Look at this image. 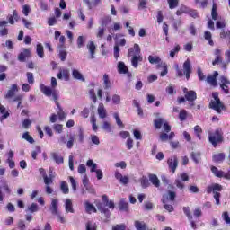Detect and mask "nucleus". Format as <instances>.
Returning a JSON list of instances; mask_svg holds the SVG:
<instances>
[{"mask_svg": "<svg viewBox=\"0 0 230 230\" xmlns=\"http://www.w3.org/2000/svg\"><path fill=\"white\" fill-rule=\"evenodd\" d=\"M96 206L101 213H108L109 208L114 209V208H117L119 211H128V203L127 202H118L117 206L113 202H102L97 203Z\"/></svg>", "mask_w": 230, "mask_h": 230, "instance_id": "nucleus-1", "label": "nucleus"}, {"mask_svg": "<svg viewBox=\"0 0 230 230\" xmlns=\"http://www.w3.org/2000/svg\"><path fill=\"white\" fill-rule=\"evenodd\" d=\"M128 57L131 58V66L137 69L139 62H143V57H141V48L137 44L134 45V48L128 49Z\"/></svg>", "mask_w": 230, "mask_h": 230, "instance_id": "nucleus-2", "label": "nucleus"}, {"mask_svg": "<svg viewBox=\"0 0 230 230\" xmlns=\"http://www.w3.org/2000/svg\"><path fill=\"white\" fill-rule=\"evenodd\" d=\"M222 190V185L218 183H213L207 187V193H214V199L216 202H220V193L217 191H220Z\"/></svg>", "mask_w": 230, "mask_h": 230, "instance_id": "nucleus-3", "label": "nucleus"}, {"mask_svg": "<svg viewBox=\"0 0 230 230\" xmlns=\"http://www.w3.org/2000/svg\"><path fill=\"white\" fill-rule=\"evenodd\" d=\"M188 181H190V176L186 172H182L178 175L174 184L179 190H184V182H188Z\"/></svg>", "mask_w": 230, "mask_h": 230, "instance_id": "nucleus-4", "label": "nucleus"}, {"mask_svg": "<svg viewBox=\"0 0 230 230\" xmlns=\"http://www.w3.org/2000/svg\"><path fill=\"white\" fill-rule=\"evenodd\" d=\"M208 139L213 146H217V145L222 141V135L220 134V130L217 129L214 133H210Z\"/></svg>", "mask_w": 230, "mask_h": 230, "instance_id": "nucleus-5", "label": "nucleus"}, {"mask_svg": "<svg viewBox=\"0 0 230 230\" xmlns=\"http://www.w3.org/2000/svg\"><path fill=\"white\" fill-rule=\"evenodd\" d=\"M209 108L216 111L217 114H222V111H224L225 106L220 100H217V101H211L209 103Z\"/></svg>", "mask_w": 230, "mask_h": 230, "instance_id": "nucleus-6", "label": "nucleus"}, {"mask_svg": "<svg viewBox=\"0 0 230 230\" xmlns=\"http://www.w3.org/2000/svg\"><path fill=\"white\" fill-rule=\"evenodd\" d=\"M163 125L164 132H170V130H172V127L168 125V122L164 121V119H158L155 120V128H161Z\"/></svg>", "mask_w": 230, "mask_h": 230, "instance_id": "nucleus-7", "label": "nucleus"}, {"mask_svg": "<svg viewBox=\"0 0 230 230\" xmlns=\"http://www.w3.org/2000/svg\"><path fill=\"white\" fill-rule=\"evenodd\" d=\"M185 100L187 102H190L189 107H193L195 105V100H197V93L193 90H190L186 93L185 94Z\"/></svg>", "mask_w": 230, "mask_h": 230, "instance_id": "nucleus-8", "label": "nucleus"}, {"mask_svg": "<svg viewBox=\"0 0 230 230\" xmlns=\"http://www.w3.org/2000/svg\"><path fill=\"white\" fill-rule=\"evenodd\" d=\"M19 92V86L17 85V84H12V86L10 87V89L7 91V93L4 95V98H6V100H13V96H15V93Z\"/></svg>", "mask_w": 230, "mask_h": 230, "instance_id": "nucleus-9", "label": "nucleus"}, {"mask_svg": "<svg viewBox=\"0 0 230 230\" xmlns=\"http://www.w3.org/2000/svg\"><path fill=\"white\" fill-rule=\"evenodd\" d=\"M167 164L172 173H174L175 170H177V166H179V159L176 155L172 156L167 160Z\"/></svg>", "mask_w": 230, "mask_h": 230, "instance_id": "nucleus-10", "label": "nucleus"}, {"mask_svg": "<svg viewBox=\"0 0 230 230\" xmlns=\"http://www.w3.org/2000/svg\"><path fill=\"white\" fill-rule=\"evenodd\" d=\"M220 87L221 89L224 91V93L226 94H229V86L230 85V81L229 79H227V77L224 76V75H221L220 76Z\"/></svg>", "mask_w": 230, "mask_h": 230, "instance_id": "nucleus-11", "label": "nucleus"}, {"mask_svg": "<svg viewBox=\"0 0 230 230\" xmlns=\"http://www.w3.org/2000/svg\"><path fill=\"white\" fill-rule=\"evenodd\" d=\"M69 69L60 68L59 73L58 74V80H65V82H69Z\"/></svg>", "mask_w": 230, "mask_h": 230, "instance_id": "nucleus-12", "label": "nucleus"}, {"mask_svg": "<svg viewBox=\"0 0 230 230\" xmlns=\"http://www.w3.org/2000/svg\"><path fill=\"white\" fill-rule=\"evenodd\" d=\"M218 76V72L215 71L213 75H208L206 78L207 84H209V85H212V87H217V77Z\"/></svg>", "mask_w": 230, "mask_h": 230, "instance_id": "nucleus-13", "label": "nucleus"}, {"mask_svg": "<svg viewBox=\"0 0 230 230\" xmlns=\"http://www.w3.org/2000/svg\"><path fill=\"white\" fill-rule=\"evenodd\" d=\"M31 57V51L30 49H24L22 52H21L18 56L19 62H24L26 58H30Z\"/></svg>", "mask_w": 230, "mask_h": 230, "instance_id": "nucleus-14", "label": "nucleus"}, {"mask_svg": "<svg viewBox=\"0 0 230 230\" xmlns=\"http://www.w3.org/2000/svg\"><path fill=\"white\" fill-rule=\"evenodd\" d=\"M183 71L187 80H190V76H191V62L190 60L184 62Z\"/></svg>", "mask_w": 230, "mask_h": 230, "instance_id": "nucleus-15", "label": "nucleus"}, {"mask_svg": "<svg viewBox=\"0 0 230 230\" xmlns=\"http://www.w3.org/2000/svg\"><path fill=\"white\" fill-rule=\"evenodd\" d=\"M127 44V40L121 39L116 45L114 46V58L118 60L119 57V46H125Z\"/></svg>", "mask_w": 230, "mask_h": 230, "instance_id": "nucleus-16", "label": "nucleus"}, {"mask_svg": "<svg viewBox=\"0 0 230 230\" xmlns=\"http://www.w3.org/2000/svg\"><path fill=\"white\" fill-rule=\"evenodd\" d=\"M148 62L151 63V64H156L157 65V67H161L162 64H164L163 62V60L161 59V58H159V56H152L150 55L148 57Z\"/></svg>", "mask_w": 230, "mask_h": 230, "instance_id": "nucleus-17", "label": "nucleus"}, {"mask_svg": "<svg viewBox=\"0 0 230 230\" xmlns=\"http://www.w3.org/2000/svg\"><path fill=\"white\" fill-rule=\"evenodd\" d=\"M97 112L101 119H105V118H107V110H105V106H103V103L99 104Z\"/></svg>", "mask_w": 230, "mask_h": 230, "instance_id": "nucleus-18", "label": "nucleus"}, {"mask_svg": "<svg viewBox=\"0 0 230 230\" xmlns=\"http://www.w3.org/2000/svg\"><path fill=\"white\" fill-rule=\"evenodd\" d=\"M87 49H89L90 58L91 60H93V58H95L94 55L96 53V45H94V42L90 41L87 45Z\"/></svg>", "mask_w": 230, "mask_h": 230, "instance_id": "nucleus-19", "label": "nucleus"}, {"mask_svg": "<svg viewBox=\"0 0 230 230\" xmlns=\"http://www.w3.org/2000/svg\"><path fill=\"white\" fill-rule=\"evenodd\" d=\"M0 114H2L0 117L1 123H3V121H4V119L10 116V113L6 111V108L2 104H0Z\"/></svg>", "mask_w": 230, "mask_h": 230, "instance_id": "nucleus-20", "label": "nucleus"}, {"mask_svg": "<svg viewBox=\"0 0 230 230\" xmlns=\"http://www.w3.org/2000/svg\"><path fill=\"white\" fill-rule=\"evenodd\" d=\"M72 76L75 80L85 82V77H84V75H82L81 72L76 69L72 70Z\"/></svg>", "mask_w": 230, "mask_h": 230, "instance_id": "nucleus-21", "label": "nucleus"}, {"mask_svg": "<svg viewBox=\"0 0 230 230\" xmlns=\"http://www.w3.org/2000/svg\"><path fill=\"white\" fill-rule=\"evenodd\" d=\"M149 181L155 188H159V186H161V181H159V178H157V175L155 174H150Z\"/></svg>", "mask_w": 230, "mask_h": 230, "instance_id": "nucleus-22", "label": "nucleus"}, {"mask_svg": "<svg viewBox=\"0 0 230 230\" xmlns=\"http://www.w3.org/2000/svg\"><path fill=\"white\" fill-rule=\"evenodd\" d=\"M51 157L57 164H62L64 163V157L58 153H51Z\"/></svg>", "mask_w": 230, "mask_h": 230, "instance_id": "nucleus-23", "label": "nucleus"}, {"mask_svg": "<svg viewBox=\"0 0 230 230\" xmlns=\"http://www.w3.org/2000/svg\"><path fill=\"white\" fill-rule=\"evenodd\" d=\"M40 91L41 93H43V94H45V96H48V97L53 94V90H51V87L46 86L44 84L40 85Z\"/></svg>", "mask_w": 230, "mask_h": 230, "instance_id": "nucleus-24", "label": "nucleus"}, {"mask_svg": "<svg viewBox=\"0 0 230 230\" xmlns=\"http://www.w3.org/2000/svg\"><path fill=\"white\" fill-rule=\"evenodd\" d=\"M84 208H85L86 213H88L89 215H91L92 213H96V207H94L93 203H89V202L84 203Z\"/></svg>", "mask_w": 230, "mask_h": 230, "instance_id": "nucleus-25", "label": "nucleus"}, {"mask_svg": "<svg viewBox=\"0 0 230 230\" xmlns=\"http://www.w3.org/2000/svg\"><path fill=\"white\" fill-rule=\"evenodd\" d=\"M75 145V135H67L66 147L71 150Z\"/></svg>", "mask_w": 230, "mask_h": 230, "instance_id": "nucleus-26", "label": "nucleus"}, {"mask_svg": "<svg viewBox=\"0 0 230 230\" xmlns=\"http://www.w3.org/2000/svg\"><path fill=\"white\" fill-rule=\"evenodd\" d=\"M25 211L27 213H35V212L39 211V206L37 205V203H31L27 206V208Z\"/></svg>", "mask_w": 230, "mask_h": 230, "instance_id": "nucleus-27", "label": "nucleus"}, {"mask_svg": "<svg viewBox=\"0 0 230 230\" xmlns=\"http://www.w3.org/2000/svg\"><path fill=\"white\" fill-rule=\"evenodd\" d=\"M36 53L40 58H44V46L42 44L39 43L36 46Z\"/></svg>", "mask_w": 230, "mask_h": 230, "instance_id": "nucleus-28", "label": "nucleus"}, {"mask_svg": "<svg viewBox=\"0 0 230 230\" xmlns=\"http://www.w3.org/2000/svg\"><path fill=\"white\" fill-rule=\"evenodd\" d=\"M226 159V155L224 153H219L213 155V161L215 163H222Z\"/></svg>", "mask_w": 230, "mask_h": 230, "instance_id": "nucleus-29", "label": "nucleus"}, {"mask_svg": "<svg viewBox=\"0 0 230 230\" xmlns=\"http://www.w3.org/2000/svg\"><path fill=\"white\" fill-rule=\"evenodd\" d=\"M118 69L120 75H126L127 71H128V68L127 67V66H125V63L123 62H119Z\"/></svg>", "mask_w": 230, "mask_h": 230, "instance_id": "nucleus-30", "label": "nucleus"}, {"mask_svg": "<svg viewBox=\"0 0 230 230\" xmlns=\"http://www.w3.org/2000/svg\"><path fill=\"white\" fill-rule=\"evenodd\" d=\"M86 165L91 168L90 172L93 173L94 172H97L98 164L94 163L93 160H88L86 163Z\"/></svg>", "mask_w": 230, "mask_h": 230, "instance_id": "nucleus-31", "label": "nucleus"}, {"mask_svg": "<svg viewBox=\"0 0 230 230\" xmlns=\"http://www.w3.org/2000/svg\"><path fill=\"white\" fill-rule=\"evenodd\" d=\"M191 159L196 163V164H199L200 163V152H192L190 154Z\"/></svg>", "mask_w": 230, "mask_h": 230, "instance_id": "nucleus-32", "label": "nucleus"}, {"mask_svg": "<svg viewBox=\"0 0 230 230\" xmlns=\"http://www.w3.org/2000/svg\"><path fill=\"white\" fill-rule=\"evenodd\" d=\"M50 211L52 215H56V217L59 215L60 212L58 211V203L53 202L50 207Z\"/></svg>", "mask_w": 230, "mask_h": 230, "instance_id": "nucleus-33", "label": "nucleus"}, {"mask_svg": "<svg viewBox=\"0 0 230 230\" xmlns=\"http://www.w3.org/2000/svg\"><path fill=\"white\" fill-rule=\"evenodd\" d=\"M135 227L137 230H146V224L143 221H135Z\"/></svg>", "mask_w": 230, "mask_h": 230, "instance_id": "nucleus-34", "label": "nucleus"}, {"mask_svg": "<svg viewBox=\"0 0 230 230\" xmlns=\"http://www.w3.org/2000/svg\"><path fill=\"white\" fill-rule=\"evenodd\" d=\"M211 172H212V173H214V175H215L216 177H219V178L224 177V172L218 170V168H217V167H215V166H212V167H211Z\"/></svg>", "mask_w": 230, "mask_h": 230, "instance_id": "nucleus-35", "label": "nucleus"}, {"mask_svg": "<svg viewBox=\"0 0 230 230\" xmlns=\"http://www.w3.org/2000/svg\"><path fill=\"white\" fill-rule=\"evenodd\" d=\"M85 230H97L98 229V226L96 225V223L93 222V221H88L85 224Z\"/></svg>", "mask_w": 230, "mask_h": 230, "instance_id": "nucleus-36", "label": "nucleus"}, {"mask_svg": "<svg viewBox=\"0 0 230 230\" xmlns=\"http://www.w3.org/2000/svg\"><path fill=\"white\" fill-rule=\"evenodd\" d=\"M104 89H111V80L109 79V75H104L102 77Z\"/></svg>", "mask_w": 230, "mask_h": 230, "instance_id": "nucleus-37", "label": "nucleus"}, {"mask_svg": "<svg viewBox=\"0 0 230 230\" xmlns=\"http://www.w3.org/2000/svg\"><path fill=\"white\" fill-rule=\"evenodd\" d=\"M102 128L103 130H106V132H112V126H111V123L107 120H104L102 122Z\"/></svg>", "mask_w": 230, "mask_h": 230, "instance_id": "nucleus-38", "label": "nucleus"}, {"mask_svg": "<svg viewBox=\"0 0 230 230\" xmlns=\"http://www.w3.org/2000/svg\"><path fill=\"white\" fill-rule=\"evenodd\" d=\"M85 40H87V38L85 36H79L77 38V48H84V44H85Z\"/></svg>", "mask_w": 230, "mask_h": 230, "instance_id": "nucleus-39", "label": "nucleus"}, {"mask_svg": "<svg viewBox=\"0 0 230 230\" xmlns=\"http://www.w3.org/2000/svg\"><path fill=\"white\" fill-rule=\"evenodd\" d=\"M60 188H61L62 193H64L65 195H67V193H69V185H67V182L62 181Z\"/></svg>", "mask_w": 230, "mask_h": 230, "instance_id": "nucleus-40", "label": "nucleus"}, {"mask_svg": "<svg viewBox=\"0 0 230 230\" xmlns=\"http://www.w3.org/2000/svg\"><path fill=\"white\" fill-rule=\"evenodd\" d=\"M204 37H205V40H208V44L210 46H213V44H214L213 39H212L211 32L209 31H205Z\"/></svg>", "mask_w": 230, "mask_h": 230, "instance_id": "nucleus-41", "label": "nucleus"}, {"mask_svg": "<svg viewBox=\"0 0 230 230\" xmlns=\"http://www.w3.org/2000/svg\"><path fill=\"white\" fill-rule=\"evenodd\" d=\"M113 117L115 119V121L118 125V127H120L121 128H125V125L123 124V122L121 121V119L119 118V115L118 113H114Z\"/></svg>", "mask_w": 230, "mask_h": 230, "instance_id": "nucleus-42", "label": "nucleus"}, {"mask_svg": "<svg viewBox=\"0 0 230 230\" xmlns=\"http://www.w3.org/2000/svg\"><path fill=\"white\" fill-rule=\"evenodd\" d=\"M170 10L177 8L179 6V0H167Z\"/></svg>", "mask_w": 230, "mask_h": 230, "instance_id": "nucleus-43", "label": "nucleus"}, {"mask_svg": "<svg viewBox=\"0 0 230 230\" xmlns=\"http://www.w3.org/2000/svg\"><path fill=\"white\" fill-rule=\"evenodd\" d=\"M65 209H66V213H75V208H73V203L72 202L65 203Z\"/></svg>", "mask_w": 230, "mask_h": 230, "instance_id": "nucleus-44", "label": "nucleus"}, {"mask_svg": "<svg viewBox=\"0 0 230 230\" xmlns=\"http://www.w3.org/2000/svg\"><path fill=\"white\" fill-rule=\"evenodd\" d=\"M22 138L25 139V141H28V143H31V145H32V143H35V140L33 139V137L31 136H30V134L28 132H25L22 135Z\"/></svg>", "mask_w": 230, "mask_h": 230, "instance_id": "nucleus-45", "label": "nucleus"}, {"mask_svg": "<svg viewBox=\"0 0 230 230\" xmlns=\"http://www.w3.org/2000/svg\"><path fill=\"white\" fill-rule=\"evenodd\" d=\"M183 212L188 217L189 220H193V216L191 215V211L190 210V207H184Z\"/></svg>", "mask_w": 230, "mask_h": 230, "instance_id": "nucleus-46", "label": "nucleus"}, {"mask_svg": "<svg viewBox=\"0 0 230 230\" xmlns=\"http://www.w3.org/2000/svg\"><path fill=\"white\" fill-rule=\"evenodd\" d=\"M140 182H141L142 188H148V186H150V181L146 177H142Z\"/></svg>", "mask_w": 230, "mask_h": 230, "instance_id": "nucleus-47", "label": "nucleus"}, {"mask_svg": "<svg viewBox=\"0 0 230 230\" xmlns=\"http://www.w3.org/2000/svg\"><path fill=\"white\" fill-rule=\"evenodd\" d=\"M145 211H152L154 209V204L152 202H146L143 205Z\"/></svg>", "mask_w": 230, "mask_h": 230, "instance_id": "nucleus-48", "label": "nucleus"}, {"mask_svg": "<svg viewBox=\"0 0 230 230\" xmlns=\"http://www.w3.org/2000/svg\"><path fill=\"white\" fill-rule=\"evenodd\" d=\"M69 181L73 189V191H76V186H78V183L76 182V180L73 176H69Z\"/></svg>", "mask_w": 230, "mask_h": 230, "instance_id": "nucleus-49", "label": "nucleus"}, {"mask_svg": "<svg viewBox=\"0 0 230 230\" xmlns=\"http://www.w3.org/2000/svg\"><path fill=\"white\" fill-rule=\"evenodd\" d=\"M211 16L214 21H217V19H218V13H217V5L216 4H213V6H212Z\"/></svg>", "mask_w": 230, "mask_h": 230, "instance_id": "nucleus-50", "label": "nucleus"}, {"mask_svg": "<svg viewBox=\"0 0 230 230\" xmlns=\"http://www.w3.org/2000/svg\"><path fill=\"white\" fill-rule=\"evenodd\" d=\"M90 139L93 145H96V146L100 145V137H98V136L91 135Z\"/></svg>", "mask_w": 230, "mask_h": 230, "instance_id": "nucleus-51", "label": "nucleus"}, {"mask_svg": "<svg viewBox=\"0 0 230 230\" xmlns=\"http://www.w3.org/2000/svg\"><path fill=\"white\" fill-rule=\"evenodd\" d=\"M58 119H60V121H62V120L66 119L67 114H66V112H64L62 108H59V111H58Z\"/></svg>", "mask_w": 230, "mask_h": 230, "instance_id": "nucleus-52", "label": "nucleus"}, {"mask_svg": "<svg viewBox=\"0 0 230 230\" xmlns=\"http://www.w3.org/2000/svg\"><path fill=\"white\" fill-rule=\"evenodd\" d=\"M44 181V184H46V186H49V184H53V176H45L43 178Z\"/></svg>", "mask_w": 230, "mask_h": 230, "instance_id": "nucleus-53", "label": "nucleus"}, {"mask_svg": "<svg viewBox=\"0 0 230 230\" xmlns=\"http://www.w3.org/2000/svg\"><path fill=\"white\" fill-rule=\"evenodd\" d=\"M179 118L181 121H185L186 118H188V112L186 111V110H181L180 111Z\"/></svg>", "mask_w": 230, "mask_h": 230, "instance_id": "nucleus-54", "label": "nucleus"}, {"mask_svg": "<svg viewBox=\"0 0 230 230\" xmlns=\"http://www.w3.org/2000/svg\"><path fill=\"white\" fill-rule=\"evenodd\" d=\"M22 128H30L31 127V120L30 119H25L22 123Z\"/></svg>", "mask_w": 230, "mask_h": 230, "instance_id": "nucleus-55", "label": "nucleus"}, {"mask_svg": "<svg viewBox=\"0 0 230 230\" xmlns=\"http://www.w3.org/2000/svg\"><path fill=\"white\" fill-rule=\"evenodd\" d=\"M27 80L28 84H31V85H33L35 79L33 78V73L28 72L27 73Z\"/></svg>", "mask_w": 230, "mask_h": 230, "instance_id": "nucleus-56", "label": "nucleus"}, {"mask_svg": "<svg viewBox=\"0 0 230 230\" xmlns=\"http://www.w3.org/2000/svg\"><path fill=\"white\" fill-rule=\"evenodd\" d=\"M222 218H223V220L226 222V224H229V225H230L229 212L225 211V212L222 214Z\"/></svg>", "mask_w": 230, "mask_h": 230, "instance_id": "nucleus-57", "label": "nucleus"}, {"mask_svg": "<svg viewBox=\"0 0 230 230\" xmlns=\"http://www.w3.org/2000/svg\"><path fill=\"white\" fill-rule=\"evenodd\" d=\"M11 102H18L17 108L19 109V107H21V102H22V95H16L15 97H13V100H11Z\"/></svg>", "mask_w": 230, "mask_h": 230, "instance_id": "nucleus-58", "label": "nucleus"}, {"mask_svg": "<svg viewBox=\"0 0 230 230\" xmlns=\"http://www.w3.org/2000/svg\"><path fill=\"white\" fill-rule=\"evenodd\" d=\"M126 146L128 150H132V148H134V140L132 138H128Z\"/></svg>", "mask_w": 230, "mask_h": 230, "instance_id": "nucleus-59", "label": "nucleus"}, {"mask_svg": "<svg viewBox=\"0 0 230 230\" xmlns=\"http://www.w3.org/2000/svg\"><path fill=\"white\" fill-rule=\"evenodd\" d=\"M112 102L115 105H119V103H121V97L118 94H114L112 96Z\"/></svg>", "mask_w": 230, "mask_h": 230, "instance_id": "nucleus-60", "label": "nucleus"}, {"mask_svg": "<svg viewBox=\"0 0 230 230\" xmlns=\"http://www.w3.org/2000/svg\"><path fill=\"white\" fill-rule=\"evenodd\" d=\"M89 96L91 100H93V103H96L97 98H96V93H94V89L89 90Z\"/></svg>", "mask_w": 230, "mask_h": 230, "instance_id": "nucleus-61", "label": "nucleus"}, {"mask_svg": "<svg viewBox=\"0 0 230 230\" xmlns=\"http://www.w3.org/2000/svg\"><path fill=\"white\" fill-rule=\"evenodd\" d=\"M30 12H31L30 5L25 4L22 6V13L23 15H25V17H28Z\"/></svg>", "mask_w": 230, "mask_h": 230, "instance_id": "nucleus-62", "label": "nucleus"}, {"mask_svg": "<svg viewBox=\"0 0 230 230\" xmlns=\"http://www.w3.org/2000/svg\"><path fill=\"white\" fill-rule=\"evenodd\" d=\"M127 226L125 224L116 225L112 226V230H126Z\"/></svg>", "mask_w": 230, "mask_h": 230, "instance_id": "nucleus-63", "label": "nucleus"}, {"mask_svg": "<svg viewBox=\"0 0 230 230\" xmlns=\"http://www.w3.org/2000/svg\"><path fill=\"white\" fill-rule=\"evenodd\" d=\"M198 78L201 82H203V80H206V75H204V73L202 72V69L200 68H198Z\"/></svg>", "mask_w": 230, "mask_h": 230, "instance_id": "nucleus-64", "label": "nucleus"}]
</instances>
